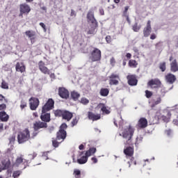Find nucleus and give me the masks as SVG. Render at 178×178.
Masks as SVG:
<instances>
[{
    "label": "nucleus",
    "instance_id": "nucleus-50",
    "mask_svg": "<svg viewBox=\"0 0 178 178\" xmlns=\"http://www.w3.org/2000/svg\"><path fill=\"white\" fill-rule=\"evenodd\" d=\"M40 26L42 27V29H43L44 33H47V26L44 25V23L40 22Z\"/></svg>",
    "mask_w": 178,
    "mask_h": 178
},
{
    "label": "nucleus",
    "instance_id": "nucleus-28",
    "mask_svg": "<svg viewBox=\"0 0 178 178\" xmlns=\"http://www.w3.org/2000/svg\"><path fill=\"white\" fill-rule=\"evenodd\" d=\"M97 152V148L95 147H90L88 150H87L85 152V155L88 157L90 158V156H92L94 154Z\"/></svg>",
    "mask_w": 178,
    "mask_h": 178
},
{
    "label": "nucleus",
    "instance_id": "nucleus-30",
    "mask_svg": "<svg viewBox=\"0 0 178 178\" xmlns=\"http://www.w3.org/2000/svg\"><path fill=\"white\" fill-rule=\"evenodd\" d=\"M8 119H9V115L6 114V112L5 111L0 112V120H1V122H8Z\"/></svg>",
    "mask_w": 178,
    "mask_h": 178
},
{
    "label": "nucleus",
    "instance_id": "nucleus-12",
    "mask_svg": "<svg viewBox=\"0 0 178 178\" xmlns=\"http://www.w3.org/2000/svg\"><path fill=\"white\" fill-rule=\"evenodd\" d=\"M109 84L111 86H118L119 84V75L112 74L110 76Z\"/></svg>",
    "mask_w": 178,
    "mask_h": 178
},
{
    "label": "nucleus",
    "instance_id": "nucleus-14",
    "mask_svg": "<svg viewBox=\"0 0 178 178\" xmlns=\"http://www.w3.org/2000/svg\"><path fill=\"white\" fill-rule=\"evenodd\" d=\"M9 168H10V161L9 160H3L0 163V172L6 170Z\"/></svg>",
    "mask_w": 178,
    "mask_h": 178
},
{
    "label": "nucleus",
    "instance_id": "nucleus-25",
    "mask_svg": "<svg viewBox=\"0 0 178 178\" xmlns=\"http://www.w3.org/2000/svg\"><path fill=\"white\" fill-rule=\"evenodd\" d=\"M124 154L127 156H133L134 154V149H133L131 147H127L124 149Z\"/></svg>",
    "mask_w": 178,
    "mask_h": 178
},
{
    "label": "nucleus",
    "instance_id": "nucleus-55",
    "mask_svg": "<svg viewBox=\"0 0 178 178\" xmlns=\"http://www.w3.org/2000/svg\"><path fill=\"white\" fill-rule=\"evenodd\" d=\"M31 159H34V156L33 154H29L28 156V159H26V160L29 161V162H30V161H31Z\"/></svg>",
    "mask_w": 178,
    "mask_h": 178
},
{
    "label": "nucleus",
    "instance_id": "nucleus-16",
    "mask_svg": "<svg viewBox=\"0 0 178 178\" xmlns=\"http://www.w3.org/2000/svg\"><path fill=\"white\" fill-rule=\"evenodd\" d=\"M148 86L152 88H158V87H161V81L159 79H152L148 82Z\"/></svg>",
    "mask_w": 178,
    "mask_h": 178
},
{
    "label": "nucleus",
    "instance_id": "nucleus-41",
    "mask_svg": "<svg viewBox=\"0 0 178 178\" xmlns=\"http://www.w3.org/2000/svg\"><path fill=\"white\" fill-rule=\"evenodd\" d=\"M140 29H141V26L137 25V23H136V24L133 26V30H134V31H135L136 33H138V31H140Z\"/></svg>",
    "mask_w": 178,
    "mask_h": 178
},
{
    "label": "nucleus",
    "instance_id": "nucleus-58",
    "mask_svg": "<svg viewBox=\"0 0 178 178\" xmlns=\"http://www.w3.org/2000/svg\"><path fill=\"white\" fill-rule=\"evenodd\" d=\"M91 160L93 161V163H97L98 162V159L95 157H92Z\"/></svg>",
    "mask_w": 178,
    "mask_h": 178
},
{
    "label": "nucleus",
    "instance_id": "nucleus-51",
    "mask_svg": "<svg viewBox=\"0 0 178 178\" xmlns=\"http://www.w3.org/2000/svg\"><path fill=\"white\" fill-rule=\"evenodd\" d=\"M27 106V103L26 102H22L20 104L21 109H24Z\"/></svg>",
    "mask_w": 178,
    "mask_h": 178
},
{
    "label": "nucleus",
    "instance_id": "nucleus-27",
    "mask_svg": "<svg viewBox=\"0 0 178 178\" xmlns=\"http://www.w3.org/2000/svg\"><path fill=\"white\" fill-rule=\"evenodd\" d=\"M40 119L42 122H49L51 120V115L49 113L42 112Z\"/></svg>",
    "mask_w": 178,
    "mask_h": 178
},
{
    "label": "nucleus",
    "instance_id": "nucleus-3",
    "mask_svg": "<svg viewBox=\"0 0 178 178\" xmlns=\"http://www.w3.org/2000/svg\"><path fill=\"white\" fill-rule=\"evenodd\" d=\"M30 139V131L29 129H25L22 132L18 134L17 140L19 144H23V143H26V141H29Z\"/></svg>",
    "mask_w": 178,
    "mask_h": 178
},
{
    "label": "nucleus",
    "instance_id": "nucleus-18",
    "mask_svg": "<svg viewBox=\"0 0 178 178\" xmlns=\"http://www.w3.org/2000/svg\"><path fill=\"white\" fill-rule=\"evenodd\" d=\"M152 29L151 28V21H148L147 24V26L143 29V35L144 37H149V34H151Z\"/></svg>",
    "mask_w": 178,
    "mask_h": 178
},
{
    "label": "nucleus",
    "instance_id": "nucleus-46",
    "mask_svg": "<svg viewBox=\"0 0 178 178\" xmlns=\"http://www.w3.org/2000/svg\"><path fill=\"white\" fill-rule=\"evenodd\" d=\"M146 98H151L152 97V92L149 90H145Z\"/></svg>",
    "mask_w": 178,
    "mask_h": 178
},
{
    "label": "nucleus",
    "instance_id": "nucleus-45",
    "mask_svg": "<svg viewBox=\"0 0 178 178\" xmlns=\"http://www.w3.org/2000/svg\"><path fill=\"white\" fill-rule=\"evenodd\" d=\"M48 154H49V152H46L42 154V158L43 161H47L48 159Z\"/></svg>",
    "mask_w": 178,
    "mask_h": 178
},
{
    "label": "nucleus",
    "instance_id": "nucleus-8",
    "mask_svg": "<svg viewBox=\"0 0 178 178\" xmlns=\"http://www.w3.org/2000/svg\"><path fill=\"white\" fill-rule=\"evenodd\" d=\"M91 60L92 62H97L98 60H101V50L98 49H94V50L92 51L91 57H90Z\"/></svg>",
    "mask_w": 178,
    "mask_h": 178
},
{
    "label": "nucleus",
    "instance_id": "nucleus-21",
    "mask_svg": "<svg viewBox=\"0 0 178 178\" xmlns=\"http://www.w3.org/2000/svg\"><path fill=\"white\" fill-rule=\"evenodd\" d=\"M127 80H128V84L129 86H137V78H136V76L134 75H129L127 76Z\"/></svg>",
    "mask_w": 178,
    "mask_h": 178
},
{
    "label": "nucleus",
    "instance_id": "nucleus-1",
    "mask_svg": "<svg viewBox=\"0 0 178 178\" xmlns=\"http://www.w3.org/2000/svg\"><path fill=\"white\" fill-rule=\"evenodd\" d=\"M66 129H67V125L65 123L60 127L56 140L52 141L53 147H55V148L59 147V144L66 138V131H65Z\"/></svg>",
    "mask_w": 178,
    "mask_h": 178
},
{
    "label": "nucleus",
    "instance_id": "nucleus-49",
    "mask_svg": "<svg viewBox=\"0 0 178 178\" xmlns=\"http://www.w3.org/2000/svg\"><path fill=\"white\" fill-rule=\"evenodd\" d=\"M4 101V102H8V99L5 98L3 97V95H0V102H3Z\"/></svg>",
    "mask_w": 178,
    "mask_h": 178
},
{
    "label": "nucleus",
    "instance_id": "nucleus-40",
    "mask_svg": "<svg viewBox=\"0 0 178 178\" xmlns=\"http://www.w3.org/2000/svg\"><path fill=\"white\" fill-rule=\"evenodd\" d=\"M80 175H81L80 170L75 169L74 170V176H75L76 178H80Z\"/></svg>",
    "mask_w": 178,
    "mask_h": 178
},
{
    "label": "nucleus",
    "instance_id": "nucleus-47",
    "mask_svg": "<svg viewBox=\"0 0 178 178\" xmlns=\"http://www.w3.org/2000/svg\"><path fill=\"white\" fill-rule=\"evenodd\" d=\"M133 51L135 53V56H136V58H138V55H140V52L138 51V49L137 47H134Z\"/></svg>",
    "mask_w": 178,
    "mask_h": 178
},
{
    "label": "nucleus",
    "instance_id": "nucleus-23",
    "mask_svg": "<svg viewBox=\"0 0 178 178\" xmlns=\"http://www.w3.org/2000/svg\"><path fill=\"white\" fill-rule=\"evenodd\" d=\"M88 119L90 120H92L93 122L95 120H99L101 119V115L100 114H95L92 112L88 113Z\"/></svg>",
    "mask_w": 178,
    "mask_h": 178
},
{
    "label": "nucleus",
    "instance_id": "nucleus-38",
    "mask_svg": "<svg viewBox=\"0 0 178 178\" xmlns=\"http://www.w3.org/2000/svg\"><path fill=\"white\" fill-rule=\"evenodd\" d=\"M21 175H22V171L20 170L14 171L13 173V177L19 178V176H20Z\"/></svg>",
    "mask_w": 178,
    "mask_h": 178
},
{
    "label": "nucleus",
    "instance_id": "nucleus-56",
    "mask_svg": "<svg viewBox=\"0 0 178 178\" xmlns=\"http://www.w3.org/2000/svg\"><path fill=\"white\" fill-rule=\"evenodd\" d=\"M127 10H129V6H125L124 7V16H127Z\"/></svg>",
    "mask_w": 178,
    "mask_h": 178
},
{
    "label": "nucleus",
    "instance_id": "nucleus-53",
    "mask_svg": "<svg viewBox=\"0 0 178 178\" xmlns=\"http://www.w3.org/2000/svg\"><path fill=\"white\" fill-rule=\"evenodd\" d=\"M110 63L112 66H115V63H116V61L115 60V58L112 57L110 60Z\"/></svg>",
    "mask_w": 178,
    "mask_h": 178
},
{
    "label": "nucleus",
    "instance_id": "nucleus-6",
    "mask_svg": "<svg viewBox=\"0 0 178 178\" xmlns=\"http://www.w3.org/2000/svg\"><path fill=\"white\" fill-rule=\"evenodd\" d=\"M149 104H151L152 108H154L156 105H159L162 102V97L161 95H153L152 99L149 100Z\"/></svg>",
    "mask_w": 178,
    "mask_h": 178
},
{
    "label": "nucleus",
    "instance_id": "nucleus-57",
    "mask_svg": "<svg viewBox=\"0 0 178 178\" xmlns=\"http://www.w3.org/2000/svg\"><path fill=\"white\" fill-rule=\"evenodd\" d=\"M155 38H156V35H155V33L150 35V40H155Z\"/></svg>",
    "mask_w": 178,
    "mask_h": 178
},
{
    "label": "nucleus",
    "instance_id": "nucleus-62",
    "mask_svg": "<svg viewBox=\"0 0 178 178\" xmlns=\"http://www.w3.org/2000/svg\"><path fill=\"white\" fill-rule=\"evenodd\" d=\"M79 149L81 151L84 149V145L81 144L79 145Z\"/></svg>",
    "mask_w": 178,
    "mask_h": 178
},
{
    "label": "nucleus",
    "instance_id": "nucleus-10",
    "mask_svg": "<svg viewBox=\"0 0 178 178\" xmlns=\"http://www.w3.org/2000/svg\"><path fill=\"white\" fill-rule=\"evenodd\" d=\"M29 105L31 111H35L40 105V100L38 98L32 97L29 99Z\"/></svg>",
    "mask_w": 178,
    "mask_h": 178
},
{
    "label": "nucleus",
    "instance_id": "nucleus-13",
    "mask_svg": "<svg viewBox=\"0 0 178 178\" xmlns=\"http://www.w3.org/2000/svg\"><path fill=\"white\" fill-rule=\"evenodd\" d=\"M137 126L139 129H145V127L148 126V121L147 120V118H141L139 119Z\"/></svg>",
    "mask_w": 178,
    "mask_h": 178
},
{
    "label": "nucleus",
    "instance_id": "nucleus-33",
    "mask_svg": "<svg viewBox=\"0 0 178 178\" xmlns=\"http://www.w3.org/2000/svg\"><path fill=\"white\" fill-rule=\"evenodd\" d=\"M71 97L74 101H77L79 98H80V94L78 93L76 91L74 90L71 92Z\"/></svg>",
    "mask_w": 178,
    "mask_h": 178
},
{
    "label": "nucleus",
    "instance_id": "nucleus-54",
    "mask_svg": "<svg viewBox=\"0 0 178 178\" xmlns=\"http://www.w3.org/2000/svg\"><path fill=\"white\" fill-rule=\"evenodd\" d=\"M3 109H6V104H0V111H3Z\"/></svg>",
    "mask_w": 178,
    "mask_h": 178
},
{
    "label": "nucleus",
    "instance_id": "nucleus-36",
    "mask_svg": "<svg viewBox=\"0 0 178 178\" xmlns=\"http://www.w3.org/2000/svg\"><path fill=\"white\" fill-rule=\"evenodd\" d=\"M138 65V63L135 60H130L129 61V66H130V67H137Z\"/></svg>",
    "mask_w": 178,
    "mask_h": 178
},
{
    "label": "nucleus",
    "instance_id": "nucleus-32",
    "mask_svg": "<svg viewBox=\"0 0 178 178\" xmlns=\"http://www.w3.org/2000/svg\"><path fill=\"white\" fill-rule=\"evenodd\" d=\"M171 70L172 72H177L178 66L177 63H176V60H173L171 63Z\"/></svg>",
    "mask_w": 178,
    "mask_h": 178
},
{
    "label": "nucleus",
    "instance_id": "nucleus-63",
    "mask_svg": "<svg viewBox=\"0 0 178 178\" xmlns=\"http://www.w3.org/2000/svg\"><path fill=\"white\" fill-rule=\"evenodd\" d=\"M2 130H3V124L0 123V131H2Z\"/></svg>",
    "mask_w": 178,
    "mask_h": 178
},
{
    "label": "nucleus",
    "instance_id": "nucleus-4",
    "mask_svg": "<svg viewBox=\"0 0 178 178\" xmlns=\"http://www.w3.org/2000/svg\"><path fill=\"white\" fill-rule=\"evenodd\" d=\"M29 163V160L24 159L22 156H18L16 159L15 163H14V166L16 168L21 166L23 169H26L27 164Z\"/></svg>",
    "mask_w": 178,
    "mask_h": 178
},
{
    "label": "nucleus",
    "instance_id": "nucleus-29",
    "mask_svg": "<svg viewBox=\"0 0 178 178\" xmlns=\"http://www.w3.org/2000/svg\"><path fill=\"white\" fill-rule=\"evenodd\" d=\"M73 118V114L67 111H64V113L63 114V119H65V120H70Z\"/></svg>",
    "mask_w": 178,
    "mask_h": 178
},
{
    "label": "nucleus",
    "instance_id": "nucleus-22",
    "mask_svg": "<svg viewBox=\"0 0 178 178\" xmlns=\"http://www.w3.org/2000/svg\"><path fill=\"white\" fill-rule=\"evenodd\" d=\"M88 20L90 23H92V24H97V20H95V18L94 17V12L89 11L87 15Z\"/></svg>",
    "mask_w": 178,
    "mask_h": 178
},
{
    "label": "nucleus",
    "instance_id": "nucleus-11",
    "mask_svg": "<svg viewBox=\"0 0 178 178\" xmlns=\"http://www.w3.org/2000/svg\"><path fill=\"white\" fill-rule=\"evenodd\" d=\"M25 34L27 38H29V40L31 42V44H34L35 42V38H37V35L35 34V31H26L25 32Z\"/></svg>",
    "mask_w": 178,
    "mask_h": 178
},
{
    "label": "nucleus",
    "instance_id": "nucleus-60",
    "mask_svg": "<svg viewBox=\"0 0 178 178\" xmlns=\"http://www.w3.org/2000/svg\"><path fill=\"white\" fill-rule=\"evenodd\" d=\"M125 17H127V21L128 22L129 24H130L131 23V22L130 21V18H129V15H124Z\"/></svg>",
    "mask_w": 178,
    "mask_h": 178
},
{
    "label": "nucleus",
    "instance_id": "nucleus-19",
    "mask_svg": "<svg viewBox=\"0 0 178 178\" xmlns=\"http://www.w3.org/2000/svg\"><path fill=\"white\" fill-rule=\"evenodd\" d=\"M39 69L42 73H44V74H49V69L45 67V63L42 61L39 62Z\"/></svg>",
    "mask_w": 178,
    "mask_h": 178
},
{
    "label": "nucleus",
    "instance_id": "nucleus-39",
    "mask_svg": "<svg viewBox=\"0 0 178 178\" xmlns=\"http://www.w3.org/2000/svg\"><path fill=\"white\" fill-rule=\"evenodd\" d=\"M65 111H62V110H56L54 112V115L56 116H62L63 118V113H64Z\"/></svg>",
    "mask_w": 178,
    "mask_h": 178
},
{
    "label": "nucleus",
    "instance_id": "nucleus-42",
    "mask_svg": "<svg viewBox=\"0 0 178 178\" xmlns=\"http://www.w3.org/2000/svg\"><path fill=\"white\" fill-rule=\"evenodd\" d=\"M165 134H166L168 137H172V136H173V131H172V129H167L165 131Z\"/></svg>",
    "mask_w": 178,
    "mask_h": 178
},
{
    "label": "nucleus",
    "instance_id": "nucleus-35",
    "mask_svg": "<svg viewBox=\"0 0 178 178\" xmlns=\"http://www.w3.org/2000/svg\"><path fill=\"white\" fill-rule=\"evenodd\" d=\"M109 94V90L108 88H102L100 90V95L102 97H108Z\"/></svg>",
    "mask_w": 178,
    "mask_h": 178
},
{
    "label": "nucleus",
    "instance_id": "nucleus-44",
    "mask_svg": "<svg viewBox=\"0 0 178 178\" xmlns=\"http://www.w3.org/2000/svg\"><path fill=\"white\" fill-rule=\"evenodd\" d=\"M160 69L161 72H165L166 70V63H162L160 64Z\"/></svg>",
    "mask_w": 178,
    "mask_h": 178
},
{
    "label": "nucleus",
    "instance_id": "nucleus-52",
    "mask_svg": "<svg viewBox=\"0 0 178 178\" xmlns=\"http://www.w3.org/2000/svg\"><path fill=\"white\" fill-rule=\"evenodd\" d=\"M78 122H79V120H77V118H74V119L72 120V127H74V126H76V124H77Z\"/></svg>",
    "mask_w": 178,
    "mask_h": 178
},
{
    "label": "nucleus",
    "instance_id": "nucleus-5",
    "mask_svg": "<svg viewBox=\"0 0 178 178\" xmlns=\"http://www.w3.org/2000/svg\"><path fill=\"white\" fill-rule=\"evenodd\" d=\"M54 104L55 102H54V99H49L47 103L42 106V112H43V113H46V112L51 111V109L54 108Z\"/></svg>",
    "mask_w": 178,
    "mask_h": 178
},
{
    "label": "nucleus",
    "instance_id": "nucleus-31",
    "mask_svg": "<svg viewBox=\"0 0 178 178\" xmlns=\"http://www.w3.org/2000/svg\"><path fill=\"white\" fill-rule=\"evenodd\" d=\"M165 79L168 83L170 84H173L175 81H176V76L172 74H168L166 76Z\"/></svg>",
    "mask_w": 178,
    "mask_h": 178
},
{
    "label": "nucleus",
    "instance_id": "nucleus-26",
    "mask_svg": "<svg viewBox=\"0 0 178 178\" xmlns=\"http://www.w3.org/2000/svg\"><path fill=\"white\" fill-rule=\"evenodd\" d=\"M15 69L17 72H20L21 73H23L26 71V67L23 63H17Z\"/></svg>",
    "mask_w": 178,
    "mask_h": 178
},
{
    "label": "nucleus",
    "instance_id": "nucleus-61",
    "mask_svg": "<svg viewBox=\"0 0 178 178\" xmlns=\"http://www.w3.org/2000/svg\"><path fill=\"white\" fill-rule=\"evenodd\" d=\"M126 56H127V58L128 59H131V54L127 53V54H126Z\"/></svg>",
    "mask_w": 178,
    "mask_h": 178
},
{
    "label": "nucleus",
    "instance_id": "nucleus-48",
    "mask_svg": "<svg viewBox=\"0 0 178 178\" xmlns=\"http://www.w3.org/2000/svg\"><path fill=\"white\" fill-rule=\"evenodd\" d=\"M143 141V137L139 136L136 138V145H138L140 144V143H141Z\"/></svg>",
    "mask_w": 178,
    "mask_h": 178
},
{
    "label": "nucleus",
    "instance_id": "nucleus-24",
    "mask_svg": "<svg viewBox=\"0 0 178 178\" xmlns=\"http://www.w3.org/2000/svg\"><path fill=\"white\" fill-rule=\"evenodd\" d=\"M15 140H16V136H15L13 135L9 138V141H10L9 144L10 145V148H8L7 149V154H10V152L13 149V144H15Z\"/></svg>",
    "mask_w": 178,
    "mask_h": 178
},
{
    "label": "nucleus",
    "instance_id": "nucleus-7",
    "mask_svg": "<svg viewBox=\"0 0 178 178\" xmlns=\"http://www.w3.org/2000/svg\"><path fill=\"white\" fill-rule=\"evenodd\" d=\"M31 10V8H30V6H29L26 3H22L19 6V17H23V14L24 13H26L28 15V13H30Z\"/></svg>",
    "mask_w": 178,
    "mask_h": 178
},
{
    "label": "nucleus",
    "instance_id": "nucleus-9",
    "mask_svg": "<svg viewBox=\"0 0 178 178\" xmlns=\"http://www.w3.org/2000/svg\"><path fill=\"white\" fill-rule=\"evenodd\" d=\"M84 154V152H79V154L77 157V163L79 165H84V163H87L88 161V157L85 154Z\"/></svg>",
    "mask_w": 178,
    "mask_h": 178
},
{
    "label": "nucleus",
    "instance_id": "nucleus-15",
    "mask_svg": "<svg viewBox=\"0 0 178 178\" xmlns=\"http://www.w3.org/2000/svg\"><path fill=\"white\" fill-rule=\"evenodd\" d=\"M58 95L61 98L67 99L69 98V91L65 88H60L58 90Z\"/></svg>",
    "mask_w": 178,
    "mask_h": 178
},
{
    "label": "nucleus",
    "instance_id": "nucleus-59",
    "mask_svg": "<svg viewBox=\"0 0 178 178\" xmlns=\"http://www.w3.org/2000/svg\"><path fill=\"white\" fill-rule=\"evenodd\" d=\"M173 124H175V126H178V120H174L172 121Z\"/></svg>",
    "mask_w": 178,
    "mask_h": 178
},
{
    "label": "nucleus",
    "instance_id": "nucleus-43",
    "mask_svg": "<svg viewBox=\"0 0 178 178\" xmlns=\"http://www.w3.org/2000/svg\"><path fill=\"white\" fill-rule=\"evenodd\" d=\"M1 88H3L4 90H8L9 89V86L8 83L5 81H2L1 83Z\"/></svg>",
    "mask_w": 178,
    "mask_h": 178
},
{
    "label": "nucleus",
    "instance_id": "nucleus-34",
    "mask_svg": "<svg viewBox=\"0 0 178 178\" xmlns=\"http://www.w3.org/2000/svg\"><path fill=\"white\" fill-rule=\"evenodd\" d=\"M95 29H97V24H92V26L89 29L88 31L87 32V34H90V35L95 34Z\"/></svg>",
    "mask_w": 178,
    "mask_h": 178
},
{
    "label": "nucleus",
    "instance_id": "nucleus-17",
    "mask_svg": "<svg viewBox=\"0 0 178 178\" xmlns=\"http://www.w3.org/2000/svg\"><path fill=\"white\" fill-rule=\"evenodd\" d=\"M47 127V122H42L41 121L36 122L34 124L35 131L40 130V129H45Z\"/></svg>",
    "mask_w": 178,
    "mask_h": 178
},
{
    "label": "nucleus",
    "instance_id": "nucleus-20",
    "mask_svg": "<svg viewBox=\"0 0 178 178\" xmlns=\"http://www.w3.org/2000/svg\"><path fill=\"white\" fill-rule=\"evenodd\" d=\"M97 109H101L102 112L106 115H109L111 113V111H109V107H106V106L104 104H99L97 106Z\"/></svg>",
    "mask_w": 178,
    "mask_h": 178
},
{
    "label": "nucleus",
    "instance_id": "nucleus-37",
    "mask_svg": "<svg viewBox=\"0 0 178 178\" xmlns=\"http://www.w3.org/2000/svg\"><path fill=\"white\" fill-rule=\"evenodd\" d=\"M81 104L83 105H87L90 103V100L86 97H82L80 100Z\"/></svg>",
    "mask_w": 178,
    "mask_h": 178
},
{
    "label": "nucleus",
    "instance_id": "nucleus-2",
    "mask_svg": "<svg viewBox=\"0 0 178 178\" xmlns=\"http://www.w3.org/2000/svg\"><path fill=\"white\" fill-rule=\"evenodd\" d=\"M135 130L136 129L130 125L123 129L122 135L124 138L128 140V144L129 143L130 140H131V137H133Z\"/></svg>",
    "mask_w": 178,
    "mask_h": 178
},
{
    "label": "nucleus",
    "instance_id": "nucleus-64",
    "mask_svg": "<svg viewBox=\"0 0 178 178\" xmlns=\"http://www.w3.org/2000/svg\"><path fill=\"white\" fill-rule=\"evenodd\" d=\"M99 12H100V14H101L102 15H105V13H104V9H100V10H99Z\"/></svg>",
    "mask_w": 178,
    "mask_h": 178
}]
</instances>
